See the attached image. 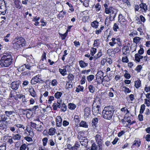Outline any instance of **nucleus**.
Wrapping results in <instances>:
<instances>
[{
	"label": "nucleus",
	"mask_w": 150,
	"mask_h": 150,
	"mask_svg": "<svg viewBox=\"0 0 150 150\" xmlns=\"http://www.w3.org/2000/svg\"><path fill=\"white\" fill-rule=\"evenodd\" d=\"M13 60V56L11 53H4L1 56L0 65L2 67H8L11 64Z\"/></svg>",
	"instance_id": "nucleus-1"
},
{
	"label": "nucleus",
	"mask_w": 150,
	"mask_h": 150,
	"mask_svg": "<svg viewBox=\"0 0 150 150\" xmlns=\"http://www.w3.org/2000/svg\"><path fill=\"white\" fill-rule=\"evenodd\" d=\"M115 111V108L112 106L110 105L105 107L102 111L103 117L107 120H110L113 115Z\"/></svg>",
	"instance_id": "nucleus-2"
},
{
	"label": "nucleus",
	"mask_w": 150,
	"mask_h": 150,
	"mask_svg": "<svg viewBox=\"0 0 150 150\" xmlns=\"http://www.w3.org/2000/svg\"><path fill=\"white\" fill-rule=\"evenodd\" d=\"M117 12V10L112 7H110L109 10H107L106 13L109 14L110 13L109 17L112 18V20H114Z\"/></svg>",
	"instance_id": "nucleus-3"
},
{
	"label": "nucleus",
	"mask_w": 150,
	"mask_h": 150,
	"mask_svg": "<svg viewBox=\"0 0 150 150\" xmlns=\"http://www.w3.org/2000/svg\"><path fill=\"white\" fill-rule=\"evenodd\" d=\"M20 33H17L15 35L16 38L15 40H16V42L20 44L22 46H24L26 44V41L23 38L20 36Z\"/></svg>",
	"instance_id": "nucleus-4"
},
{
	"label": "nucleus",
	"mask_w": 150,
	"mask_h": 150,
	"mask_svg": "<svg viewBox=\"0 0 150 150\" xmlns=\"http://www.w3.org/2000/svg\"><path fill=\"white\" fill-rule=\"evenodd\" d=\"M39 75H36L33 78L31 81V83L32 84H35L38 83H42L43 81L39 78Z\"/></svg>",
	"instance_id": "nucleus-5"
},
{
	"label": "nucleus",
	"mask_w": 150,
	"mask_h": 150,
	"mask_svg": "<svg viewBox=\"0 0 150 150\" xmlns=\"http://www.w3.org/2000/svg\"><path fill=\"white\" fill-rule=\"evenodd\" d=\"M20 83V81H13L11 83L10 86L12 89L16 91L18 88Z\"/></svg>",
	"instance_id": "nucleus-6"
},
{
	"label": "nucleus",
	"mask_w": 150,
	"mask_h": 150,
	"mask_svg": "<svg viewBox=\"0 0 150 150\" xmlns=\"http://www.w3.org/2000/svg\"><path fill=\"white\" fill-rule=\"evenodd\" d=\"M10 106H7L6 108H5L6 109L5 111V114L8 117H10V115H12L13 113H14V111H9L10 110Z\"/></svg>",
	"instance_id": "nucleus-7"
},
{
	"label": "nucleus",
	"mask_w": 150,
	"mask_h": 150,
	"mask_svg": "<svg viewBox=\"0 0 150 150\" xmlns=\"http://www.w3.org/2000/svg\"><path fill=\"white\" fill-rule=\"evenodd\" d=\"M62 101V100H61L59 102H58V101H57V103H55L53 104L52 107L54 110H57V108H60L61 107L60 102Z\"/></svg>",
	"instance_id": "nucleus-8"
},
{
	"label": "nucleus",
	"mask_w": 150,
	"mask_h": 150,
	"mask_svg": "<svg viewBox=\"0 0 150 150\" xmlns=\"http://www.w3.org/2000/svg\"><path fill=\"white\" fill-rule=\"evenodd\" d=\"M62 119L60 116L57 117L56 120V125L58 127H60L62 125Z\"/></svg>",
	"instance_id": "nucleus-9"
},
{
	"label": "nucleus",
	"mask_w": 150,
	"mask_h": 150,
	"mask_svg": "<svg viewBox=\"0 0 150 150\" xmlns=\"http://www.w3.org/2000/svg\"><path fill=\"white\" fill-rule=\"evenodd\" d=\"M79 64L80 67L81 68H85L86 67H87L88 65V63H86L82 60L79 61Z\"/></svg>",
	"instance_id": "nucleus-10"
},
{
	"label": "nucleus",
	"mask_w": 150,
	"mask_h": 150,
	"mask_svg": "<svg viewBox=\"0 0 150 150\" xmlns=\"http://www.w3.org/2000/svg\"><path fill=\"white\" fill-rule=\"evenodd\" d=\"M139 6L140 8H142L143 9L144 12H146L148 9L147 6L145 3H141L139 5Z\"/></svg>",
	"instance_id": "nucleus-11"
},
{
	"label": "nucleus",
	"mask_w": 150,
	"mask_h": 150,
	"mask_svg": "<svg viewBox=\"0 0 150 150\" xmlns=\"http://www.w3.org/2000/svg\"><path fill=\"white\" fill-rule=\"evenodd\" d=\"M83 139H80V142L82 146H86L87 144L88 141L87 139L85 137L83 138Z\"/></svg>",
	"instance_id": "nucleus-12"
},
{
	"label": "nucleus",
	"mask_w": 150,
	"mask_h": 150,
	"mask_svg": "<svg viewBox=\"0 0 150 150\" xmlns=\"http://www.w3.org/2000/svg\"><path fill=\"white\" fill-rule=\"evenodd\" d=\"M21 137V135L19 134H13L12 139L15 140H19L20 139Z\"/></svg>",
	"instance_id": "nucleus-13"
},
{
	"label": "nucleus",
	"mask_w": 150,
	"mask_h": 150,
	"mask_svg": "<svg viewBox=\"0 0 150 150\" xmlns=\"http://www.w3.org/2000/svg\"><path fill=\"white\" fill-rule=\"evenodd\" d=\"M95 139L97 143L100 144L101 142V137L98 134H96L95 136Z\"/></svg>",
	"instance_id": "nucleus-14"
},
{
	"label": "nucleus",
	"mask_w": 150,
	"mask_h": 150,
	"mask_svg": "<svg viewBox=\"0 0 150 150\" xmlns=\"http://www.w3.org/2000/svg\"><path fill=\"white\" fill-rule=\"evenodd\" d=\"M88 125L86 122L84 121H81L79 124V126L84 128H88Z\"/></svg>",
	"instance_id": "nucleus-15"
},
{
	"label": "nucleus",
	"mask_w": 150,
	"mask_h": 150,
	"mask_svg": "<svg viewBox=\"0 0 150 150\" xmlns=\"http://www.w3.org/2000/svg\"><path fill=\"white\" fill-rule=\"evenodd\" d=\"M112 18H111L109 16L107 17L105 20V24L107 26L109 25L110 24V21H112Z\"/></svg>",
	"instance_id": "nucleus-16"
},
{
	"label": "nucleus",
	"mask_w": 150,
	"mask_h": 150,
	"mask_svg": "<svg viewBox=\"0 0 150 150\" xmlns=\"http://www.w3.org/2000/svg\"><path fill=\"white\" fill-rule=\"evenodd\" d=\"M100 108V106L99 105H97L96 107H93L92 112L96 113H99Z\"/></svg>",
	"instance_id": "nucleus-17"
},
{
	"label": "nucleus",
	"mask_w": 150,
	"mask_h": 150,
	"mask_svg": "<svg viewBox=\"0 0 150 150\" xmlns=\"http://www.w3.org/2000/svg\"><path fill=\"white\" fill-rule=\"evenodd\" d=\"M56 129L54 128H51L49 130L48 134L51 136L53 135L55 133Z\"/></svg>",
	"instance_id": "nucleus-18"
},
{
	"label": "nucleus",
	"mask_w": 150,
	"mask_h": 150,
	"mask_svg": "<svg viewBox=\"0 0 150 150\" xmlns=\"http://www.w3.org/2000/svg\"><path fill=\"white\" fill-rule=\"evenodd\" d=\"M141 144V141L139 140H135L134 142V143L132 146H131V148H132L133 146L134 145L137 146L138 147Z\"/></svg>",
	"instance_id": "nucleus-19"
},
{
	"label": "nucleus",
	"mask_w": 150,
	"mask_h": 150,
	"mask_svg": "<svg viewBox=\"0 0 150 150\" xmlns=\"http://www.w3.org/2000/svg\"><path fill=\"white\" fill-rule=\"evenodd\" d=\"M89 92L92 93H93L95 91V88L93 86L91 85L88 87Z\"/></svg>",
	"instance_id": "nucleus-20"
},
{
	"label": "nucleus",
	"mask_w": 150,
	"mask_h": 150,
	"mask_svg": "<svg viewBox=\"0 0 150 150\" xmlns=\"http://www.w3.org/2000/svg\"><path fill=\"white\" fill-rule=\"evenodd\" d=\"M68 107L70 110H74L76 107V105L74 103H70L68 105Z\"/></svg>",
	"instance_id": "nucleus-21"
},
{
	"label": "nucleus",
	"mask_w": 150,
	"mask_h": 150,
	"mask_svg": "<svg viewBox=\"0 0 150 150\" xmlns=\"http://www.w3.org/2000/svg\"><path fill=\"white\" fill-rule=\"evenodd\" d=\"M111 40L112 42H109V44L110 46L113 47L116 44L117 42H116V39L114 38H112Z\"/></svg>",
	"instance_id": "nucleus-22"
},
{
	"label": "nucleus",
	"mask_w": 150,
	"mask_h": 150,
	"mask_svg": "<svg viewBox=\"0 0 150 150\" xmlns=\"http://www.w3.org/2000/svg\"><path fill=\"white\" fill-rule=\"evenodd\" d=\"M13 46L14 48L17 50H18L19 48L23 46H21L20 44L18 43L17 42L13 43Z\"/></svg>",
	"instance_id": "nucleus-23"
},
{
	"label": "nucleus",
	"mask_w": 150,
	"mask_h": 150,
	"mask_svg": "<svg viewBox=\"0 0 150 150\" xmlns=\"http://www.w3.org/2000/svg\"><path fill=\"white\" fill-rule=\"evenodd\" d=\"M141 81L140 80L134 81V86L136 88H138L141 86Z\"/></svg>",
	"instance_id": "nucleus-24"
},
{
	"label": "nucleus",
	"mask_w": 150,
	"mask_h": 150,
	"mask_svg": "<svg viewBox=\"0 0 150 150\" xmlns=\"http://www.w3.org/2000/svg\"><path fill=\"white\" fill-rule=\"evenodd\" d=\"M62 94L61 92L57 91L55 93L54 96L56 98L59 99L61 96Z\"/></svg>",
	"instance_id": "nucleus-25"
},
{
	"label": "nucleus",
	"mask_w": 150,
	"mask_h": 150,
	"mask_svg": "<svg viewBox=\"0 0 150 150\" xmlns=\"http://www.w3.org/2000/svg\"><path fill=\"white\" fill-rule=\"evenodd\" d=\"M98 22L95 21L92 23L91 25L93 27L96 28L98 26Z\"/></svg>",
	"instance_id": "nucleus-26"
},
{
	"label": "nucleus",
	"mask_w": 150,
	"mask_h": 150,
	"mask_svg": "<svg viewBox=\"0 0 150 150\" xmlns=\"http://www.w3.org/2000/svg\"><path fill=\"white\" fill-rule=\"evenodd\" d=\"M89 0H84L82 1V2H81L83 4V5L86 7H88L89 6Z\"/></svg>",
	"instance_id": "nucleus-27"
},
{
	"label": "nucleus",
	"mask_w": 150,
	"mask_h": 150,
	"mask_svg": "<svg viewBox=\"0 0 150 150\" xmlns=\"http://www.w3.org/2000/svg\"><path fill=\"white\" fill-rule=\"evenodd\" d=\"M79 115H75L74 117V120L75 122L76 125H78V123L79 122Z\"/></svg>",
	"instance_id": "nucleus-28"
},
{
	"label": "nucleus",
	"mask_w": 150,
	"mask_h": 150,
	"mask_svg": "<svg viewBox=\"0 0 150 150\" xmlns=\"http://www.w3.org/2000/svg\"><path fill=\"white\" fill-rule=\"evenodd\" d=\"M104 28L103 26L101 25L100 27V29L99 30H96L95 31V33L97 34H98L100 33L102 31V30H103Z\"/></svg>",
	"instance_id": "nucleus-29"
},
{
	"label": "nucleus",
	"mask_w": 150,
	"mask_h": 150,
	"mask_svg": "<svg viewBox=\"0 0 150 150\" xmlns=\"http://www.w3.org/2000/svg\"><path fill=\"white\" fill-rule=\"evenodd\" d=\"M94 76L93 75H90L87 77V79L88 82H90L93 79Z\"/></svg>",
	"instance_id": "nucleus-30"
},
{
	"label": "nucleus",
	"mask_w": 150,
	"mask_h": 150,
	"mask_svg": "<svg viewBox=\"0 0 150 150\" xmlns=\"http://www.w3.org/2000/svg\"><path fill=\"white\" fill-rule=\"evenodd\" d=\"M84 110L85 114H86V115H88L90 114V109L89 108H86Z\"/></svg>",
	"instance_id": "nucleus-31"
},
{
	"label": "nucleus",
	"mask_w": 150,
	"mask_h": 150,
	"mask_svg": "<svg viewBox=\"0 0 150 150\" xmlns=\"http://www.w3.org/2000/svg\"><path fill=\"white\" fill-rule=\"evenodd\" d=\"M140 40L141 38L138 37H136L133 38V42L137 44L140 42Z\"/></svg>",
	"instance_id": "nucleus-32"
},
{
	"label": "nucleus",
	"mask_w": 150,
	"mask_h": 150,
	"mask_svg": "<svg viewBox=\"0 0 150 150\" xmlns=\"http://www.w3.org/2000/svg\"><path fill=\"white\" fill-rule=\"evenodd\" d=\"M61 107L62 108H63L61 109L62 111H63L64 112H65L66 111L67 109V106L64 103L61 104Z\"/></svg>",
	"instance_id": "nucleus-33"
},
{
	"label": "nucleus",
	"mask_w": 150,
	"mask_h": 150,
	"mask_svg": "<svg viewBox=\"0 0 150 150\" xmlns=\"http://www.w3.org/2000/svg\"><path fill=\"white\" fill-rule=\"evenodd\" d=\"M102 55V52L101 51L99 52L97 54L93 57V58L97 59Z\"/></svg>",
	"instance_id": "nucleus-34"
},
{
	"label": "nucleus",
	"mask_w": 150,
	"mask_h": 150,
	"mask_svg": "<svg viewBox=\"0 0 150 150\" xmlns=\"http://www.w3.org/2000/svg\"><path fill=\"white\" fill-rule=\"evenodd\" d=\"M30 94L31 96L33 97H35V96L36 93L33 88L30 89Z\"/></svg>",
	"instance_id": "nucleus-35"
},
{
	"label": "nucleus",
	"mask_w": 150,
	"mask_h": 150,
	"mask_svg": "<svg viewBox=\"0 0 150 150\" xmlns=\"http://www.w3.org/2000/svg\"><path fill=\"white\" fill-rule=\"evenodd\" d=\"M48 103L49 104H51L52 103V101L54 100V97L53 96H51L48 97Z\"/></svg>",
	"instance_id": "nucleus-36"
},
{
	"label": "nucleus",
	"mask_w": 150,
	"mask_h": 150,
	"mask_svg": "<svg viewBox=\"0 0 150 150\" xmlns=\"http://www.w3.org/2000/svg\"><path fill=\"white\" fill-rule=\"evenodd\" d=\"M145 108V105L144 104L141 105L140 110V114H142Z\"/></svg>",
	"instance_id": "nucleus-37"
},
{
	"label": "nucleus",
	"mask_w": 150,
	"mask_h": 150,
	"mask_svg": "<svg viewBox=\"0 0 150 150\" xmlns=\"http://www.w3.org/2000/svg\"><path fill=\"white\" fill-rule=\"evenodd\" d=\"M96 48H92L91 50V54L92 56H94V54L96 52Z\"/></svg>",
	"instance_id": "nucleus-38"
},
{
	"label": "nucleus",
	"mask_w": 150,
	"mask_h": 150,
	"mask_svg": "<svg viewBox=\"0 0 150 150\" xmlns=\"http://www.w3.org/2000/svg\"><path fill=\"white\" fill-rule=\"evenodd\" d=\"M118 29H119L118 25L116 23H114L113 27V29L114 31L115 32L117 31Z\"/></svg>",
	"instance_id": "nucleus-39"
},
{
	"label": "nucleus",
	"mask_w": 150,
	"mask_h": 150,
	"mask_svg": "<svg viewBox=\"0 0 150 150\" xmlns=\"http://www.w3.org/2000/svg\"><path fill=\"white\" fill-rule=\"evenodd\" d=\"M98 120L97 118H95L93 119L92 120V125L96 126V125L97 124Z\"/></svg>",
	"instance_id": "nucleus-40"
},
{
	"label": "nucleus",
	"mask_w": 150,
	"mask_h": 150,
	"mask_svg": "<svg viewBox=\"0 0 150 150\" xmlns=\"http://www.w3.org/2000/svg\"><path fill=\"white\" fill-rule=\"evenodd\" d=\"M43 142V145L44 146H46L47 145V143L48 141V139L47 137H45L42 139Z\"/></svg>",
	"instance_id": "nucleus-41"
},
{
	"label": "nucleus",
	"mask_w": 150,
	"mask_h": 150,
	"mask_svg": "<svg viewBox=\"0 0 150 150\" xmlns=\"http://www.w3.org/2000/svg\"><path fill=\"white\" fill-rule=\"evenodd\" d=\"M67 78L69 81H72L74 78V76L71 74H69L67 76Z\"/></svg>",
	"instance_id": "nucleus-42"
},
{
	"label": "nucleus",
	"mask_w": 150,
	"mask_h": 150,
	"mask_svg": "<svg viewBox=\"0 0 150 150\" xmlns=\"http://www.w3.org/2000/svg\"><path fill=\"white\" fill-rule=\"evenodd\" d=\"M39 108L38 105H35L32 108L28 109V110L32 111H35L37 109Z\"/></svg>",
	"instance_id": "nucleus-43"
},
{
	"label": "nucleus",
	"mask_w": 150,
	"mask_h": 150,
	"mask_svg": "<svg viewBox=\"0 0 150 150\" xmlns=\"http://www.w3.org/2000/svg\"><path fill=\"white\" fill-rule=\"evenodd\" d=\"M122 88H123L125 89L124 91L125 93H130L131 91V90H130L129 88L127 87H126L125 86H122Z\"/></svg>",
	"instance_id": "nucleus-44"
},
{
	"label": "nucleus",
	"mask_w": 150,
	"mask_h": 150,
	"mask_svg": "<svg viewBox=\"0 0 150 150\" xmlns=\"http://www.w3.org/2000/svg\"><path fill=\"white\" fill-rule=\"evenodd\" d=\"M122 20H124V19L123 18L122 15V14H120L118 17V21L121 23L122 21Z\"/></svg>",
	"instance_id": "nucleus-45"
},
{
	"label": "nucleus",
	"mask_w": 150,
	"mask_h": 150,
	"mask_svg": "<svg viewBox=\"0 0 150 150\" xmlns=\"http://www.w3.org/2000/svg\"><path fill=\"white\" fill-rule=\"evenodd\" d=\"M8 117L6 116L5 114L2 115L1 117V120L2 121H6V120H8Z\"/></svg>",
	"instance_id": "nucleus-46"
},
{
	"label": "nucleus",
	"mask_w": 150,
	"mask_h": 150,
	"mask_svg": "<svg viewBox=\"0 0 150 150\" xmlns=\"http://www.w3.org/2000/svg\"><path fill=\"white\" fill-rule=\"evenodd\" d=\"M122 52H123V50H124L125 52H126V53H127V52L129 51V47L127 45L125 46L122 47Z\"/></svg>",
	"instance_id": "nucleus-47"
},
{
	"label": "nucleus",
	"mask_w": 150,
	"mask_h": 150,
	"mask_svg": "<svg viewBox=\"0 0 150 150\" xmlns=\"http://www.w3.org/2000/svg\"><path fill=\"white\" fill-rule=\"evenodd\" d=\"M27 148V145L25 144H23L20 147V150H25Z\"/></svg>",
	"instance_id": "nucleus-48"
},
{
	"label": "nucleus",
	"mask_w": 150,
	"mask_h": 150,
	"mask_svg": "<svg viewBox=\"0 0 150 150\" xmlns=\"http://www.w3.org/2000/svg\"><path fill=\"white\" fill-rule=\"evenodd\" d=\"M122 61L123 62L127 63L129 61V60L127 57L125 56L122 57Z\"/></svg>",
	"instance_id": "nucleus-49"
},
{
	"label": "nucleus",
	"mask_w": 150,
	"mask_h": 150,
	"mask_svg": "<svg viewBox=\"0 0 150 150\" xmlns=\"http://www.w3.org/2000/svg\"><path fill=\"white\" fill-rule=\"evenodd\" d=\"M135 60L137 62H140V59L139 57V54L137 53L135 55Z\"/></svg>",
	"instance_id": "nucleus-50"
},
{
	"label": "nucleus",
	"mask_w": 150,
	"mask_h": 150,
	"mask_svg": "<svg viewBox=\"0 0 150 150\" xmlns=\"http://www.w3.org/2000/svg\"><path fill=\"white\" fill-rule=\"evenodd\" d=\"M15 126H16L18 128H21L23 129V130H25V127L23 125L20 124H16Z\"/></svg>",
	"instance_id": "nucleus-51"
},
{
	"label": "nucleus",
	"mask_w": 150,
	"mask_h": 150,
	"mask_svg": "<svg viewBox=\"0 0 150 150\" xmlns=\"http://www.w3.org/2000/svg\"><path fill=\"white\" fill-rule=\"evenodd\" d=\"M108 60L107 58H103V59L101 61V64L102 66H104L107 60Z\"/></svg>",
	"instance_id": "nucleus-52"
},
{
	"label": "nucleus",
	"mask_w": 150,
	"mask_h": 150,
	"mask_svg": "<svg viewBox=\"0 0 150 150\" xmlns=\"http://www.w3.org/2000/svg\"><path fill=\"white\" fill-rule=\"evenodd\" d=\"M48 143L51 146H53L55 145V143L52 139H50L49 140Z\"/></svg>",
	"instance_id": "nucleus-53"
},
{
	"label": "nucleus",
	"mask_w": 150,
	"mask_h": 150,
	"mask_svg": "<svg viewBox=\"0 0 150 150\" xmlns=\"http://www.w3.org/2000/svg\"><path fill=\"white\" fill-rule=\"evenodd\" d=\"M142 68V67L141 65H138L136 67L135 70L137 71L138 72H140Z\"/></svg>",
	"instance_id": "nucleus-54"
},
{
	"label": "nucleus",
	"mask_w": 150,
	"mask_h": 150,
	"mask_svg": "<svg viewBox=\"0 0 150 150\" xmlns=\"http://www.w3.org/2000/svg\"><path fill=\"white\" fill-rule=\"evenodd\" d=\"M6 144L5 143H4L3 144L0 146V150H6Z\"/></svg>",
	"instance_id": "nucleus-55"
},
{
	"label": "nucleus",
	"mask_w": 150,
	"mask_h": 150,
	"mask_svg": "<svg viewBox=\"0 0 150 150\" xmlns=\"http://www.w3.org/2000/svg\"><path fill=\"white\" fill-rule=\"evenodd\" d=\"M43 127H42V125H40L39 127H36V129L37 131H38L39 132H41L42 130V129Z\"/></svg>",
	"instance_id": "nucleus-56"
},
{
	"label": "nucleus",
	"mask_w": 150,
	"mask_h": 150,
	"mask_svg": "<svg viewBox=\"0 0 150 150\" xmlns=\"http://www.w3.org/2000/svg\"><path fill=\"white\" fill-rule=\"evenodd\" d=\"M97 147L96 144H92L90 150H97Z\"/></svg>",
	"instance_id": "nucleus-57"
},
{
	"label": "nucleus",
	"mask_w": 150,
	"mask_h": 150,
	"mask_svg": "<svg viewBox=\"0 0 150 150\" xmlns=\"http://www.w3.org/2000/svg\"><path fill=\"white\" fill-rule=\"evenodd\" d=\"M95 8L98 11H100L101 9V6L99 3H97L96 5Z\"/></svg>",
	"instance_id": "nucleus-58"
},
{
	"label": "nucleus",
	"mask_w": 150,
	"mask_h": 150,
	"mask_svg": "<svg viewBox=\"0 0 150 150\" xmlns=\"http://www.w3.org/2000/svg\"><path fill=\"white\" fill-rule=\"evenodd\" d=\"M1 4L3 5L2 7L3 8L5 9V3L4 0H0V5Z\"/></svg>",
	"instance_id": "nucleus-59"
},
{
	"label": "nucleus",
	"mask_w": 150,
	"mask_h": 150,
	"mask_svg": "<svg viewBox=\"0 0 150 150\" xmlns=\"http://www.w3.org/2000/svg\"><path fill=\"white\" fill-rule=\"evenodd\" d=\"M57 82L56 80L54 79L52 80V85L53 86H54L57 85Z\"/></svg>",
	"instance_id": "nucleus-60"
},
{
	"label": "nucleus",
	"mask_w": 150,
	"mask_h": 150,
	"mask_svg": "<svg viewBox=\"0 0 150 150\" xmlns=\"http://www.w3.org/2000/svg\"><path fill=\"white\" fill-rule=\"evenodd\" d=\"M25 65L24 64L19 67V69L20 70L22 71H25L26 69L25 68Z\"/></svg>",
	"instance_id": "nucleus-61"
},
{
	"label": "nucleus",
	"mask_w": 150,
	"mask_h": 150,
	"mask_svg": "<svg viewBox=\"0 0 150 150\" xmlns=\"http://www.w3.org/2000/svg\"><path fill=\"white\" fill-rule=\"evenodd\" d=\"M99 41V40L97 39L94 41L93 45L95 46H98L99 45V43L98 42Z\"/></svg>",
	"instance_id": "nucleus-62"
},
{
	"label": "nucleus",
	"mask_w": 150,
	"mask_h": 150,
	"mask_svg": "<svg viewBox=\"0 0 150 150\" xmlns=\"http://www.w3.org/2000/svg\"><path fill=\"white\" fill-rule=\"evenodd\" d=\"M145 103L146 105V106L149 107L150 106V101L147 99H145Z\"/></svg>",
	"instance_id": "nucleus-63"
},
{
	"label": "nucleus",
	"mask_w": 150,
	"mask_h": 150,
	"mask_svg": "<svg viewBox=\"0 0 150 150\" xmlns=\"http://www.w3.org/2000/svg\"><path fill=\"white\" fill-rule=\"evenodd\" d=\"M59 71L63 76H64L67 74V73L64 72L62 69H59Z\"/></svg>",
	"instance_id": "nucleus-64"
}]
</instances>
